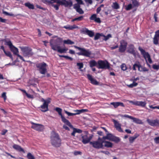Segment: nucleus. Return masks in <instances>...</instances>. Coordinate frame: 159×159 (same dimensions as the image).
<instances>
[{
	"mask_svg": "<svg viewBox=\"0 0 159 159\" xmlns=\"http://www.w3.org/2000/svg\"><path fill=\"white\" fill-rule=\"evenodd\" d=\"M154 140L156 143H159V137L155 138Z\"/></svg>",
	"mask_w": 159,
	"mask_h": 159,
	"instance_id": "680f3d73",
	"label": "nucleus"
},
{
	"mask_svg": "<svg viewBox=\"0 0 159 159\" xmlns=\"http://www.w3.org/2000/svg\"><path fill=\"white\" fill-rule=\"evenodd\" d=\"M102 36L104 37V38L103 39V40L105 41L108 40L110 38L112 37L111 35L110 34H108L107 36H105L102 34Z\"/></svg>",
	"mask_w": 159,
	"mask_h": 159,
	"instance_id": "c9c22d12",
	"label": "nucleus"
},
{
	"mask_svg": "<svg viewBox=\"0 0 159 159\" xmlns=\"http://www.w3.org/2000/svg\"><path fill=\"white\" fill-rule=\"evenodd\" d=\"M154 36L158 38L159 37V30L155 32V34L154 35Z\"/></svg>",
	"mask_w": 159,
	"mask_h": 159,
	"instance_id": "774afa93",
	"label": "nucleus"
},
{
	"mask_svg": "<svg viewBox=\"0 0 159 159\" xmlns=\"http://www.w3.org/2000/svg\"><path fill=\"white\" fill-rule=\"evenodd\" d=\"M74 47L76 49L80 51V52L77 53L78 55H82L86 57H90L91 54V52L89 49H86L84 48H81L76 46Z\"/></svg>",
	"mask_w": 159,
	"mask_h": 159,
	"instance_id": "7ed1b4c3",
	"label": "nucleus"
},
{
	"mask_svg": "<svg viewBox=\"0 0 159 159\" xmlns=\"http://www.w3.org/2000/svg\"><path fill=\"white\" fill-rule=\"evenodd\" d=\"M84 18V16H80L77 17L75 18L74 19H73L72 20V21L74 22L75 21H80L82 20Z\"/></svg>",
	"mask_w": 159,
	"mask_h": 159,
	"instance_id": "f704fd0d",
	"label": "nucleus"
},
{
	"mask_svg": "<svg viewBox=\"0 0 159 159\" xmlns=\"http://www.w3.org/2000/svg\"><path fill=\"white\" fill-rule=\"evenodd\" d=\"M49 101H48L47 103H43V104L40 107L42 109L41 110V111L43 112H45L48 110V104L50 103Z\"/></svg>",
	"mask_w": 159,
	"mask_h": 159,
	"instance_id": "aec40b11",
	"label": "nucleus"
},
{
	"mask_svg": "<svg viewBox=\"0 0 159 159\" xmlns=\"http://www.w3.org/2000/svg\"><path fill=\"white\" fill-rule=\"evenodd\" d=\"M97 17V15L95 14H94L92 15L90 18V19L91 20H94Z\"/></svg>",
	"mask_w": 159,
	"mask_h": 159,
	"instance_id": "3c124183",
	"label": "nucleus"
},
{
	"mask_svg": "<svg viewBox=\"0 0 159 159\" xmlns=\"http://www.w3.org/2000/svg\"><path fill=\"white\" fill-rule=\"evenodd\" d=\"M138 70L140 71L145 72L148 71V69L144 67L141 66V65L139 64Z\"/></svg>",
	"mask_w": 159,
	"mask_h": 159,
	"instance_id": "cd10ccee",
	"label": "nucleus"
},
{
	"mask_svg": "<svg viewBox=\"0 0 159 159\" xmlns=\"http://www.w3.org/2000/svg\"><path fill=\"white\" fill-rule=\"evenodd\" d=\"M134 7H138L139 5L138 2L136 0H131Z\"/></svg>",
	"mask_w": 159,
	"mask_h": 159,
	"instance_id": "ea45409f",
	"label": "nucleus"
},
{
	"mask_svg": "<svg viewBox=\"0 0 159 159\" xmlns=\"http://www.w3.org/2000/svg\"><path fill=\"white\" fill-rule=\"evenodd\" d=\"M113 8L115 9H118L120 7L118 4L116 2H114L113 5L112 6Z\"/></svg>",
	"mask_w": 159,
	"mask_h": 159,
	"instance_id": "e433bc0d",
	"label": "nucleus"
},
{
	"mask_svg": "<svg viewBox=\"0 0 159 159\" xmlns=\"http://www.w3.org/2000/svg\"><path fill=\"white\" fill-rule=\"evenodd\" d=\"M50 139L51 143L53 147L57 148L61 146V139L58 134L54 131L51 132Z\"/></svg>",
	"mask_w": 159,
	"mask_h": 159,
	"instance_id": "f257e3e1",
	"label": "nucleus"
},
{
	"mask_svg": "<svg viewBox=\"0 0 159 159\" xmlns=\"http://www.w3.org/2000/svg\"><path fill=\"white\" fill-rule=\"evenodd\" d=\"M78 111L79 112H77L78 114H80L81 113H84L85 112H86L88 111V110L87 109H82L81 110H79V111Z\"/></svg>",
	"mask_w": 159,
	"mask_h": 159,
	"instance_id": "de8ad7c7",
	"label": "nucleus"
},
{
	"mask_svg": "<svg viewBox=\"0 0 159 159\" xmlns=\"http://www.w3.org/2000/svg\"><path fill=\"white\" fill-rule=\"evenodd\" d=\"M77 66H79V69H80L83 67V64L82 63H77Z\"/></svg>",
	"mask_w": 159,
	"mask_h": 159,
	"instance_id": "09e8293b",
	"label": "nucleus"
},
{
	"mask_svg": "<svg viewBox=\"0 0 159 159\" xmlns=\"http://www.w3.org/2000/svg\"><path fill=\"white\" fill-rule=\"evenodd\" d=\"M58 4L63 6L65 7H71L73 5V2L71 0H57V3Z\"/></svg>",
	"mask_w": 159,
	"mask_h": 159,
	"instance_id": "0eeeda50",
	"label": "nucleus"
},
{
	"mask_svg": "<svg viewBox=\"0 0 159 159\" xmlns=\"http://www.w3.org/2000/svg\"><path fill=\"white\" fill-rule=\"evenodd\" d=\"M25 5L27 7L30 9H34V5L30 3V2H27L25 3Z\"/></svg>",
	"mask_w": 159,
	"mask_h": 159,
	"instance_id": "c85d7f7f",
	"label": "nucleus"
},
{
	"mask_svg": "<svg viewBox=\"0 0 159 159\" xmlns=\"http://www.w3.org/2000/svg\"><path fill=\"white\" fill-rule=\"evenodd\" d=\"M138 85V84L137 83L134 82H133L132 84H131L127 85V86L130 88H133L134 87Z\"/></svg>",
	"mask_w": 159,
	"mask_h": 159,
	"instance_id": "4c0bfd02",
	"label": "nucleus"
},
{
	"mask_svg": "<svg viewBox=\"0 0 159 159\" xmlns=\"http://www.w3.org/2000/svg\"><path fill=\"white\" fill-rule=\"evenodd\" d=\"M158 37L154 36L153 38V43L155 45H157L158 44Z\"/></svg>",
	"mask_w": 159,
	"mask_h": 159,
	"instance_id": "58836bf2",
	"label": "nucleus"
},
{
	"mask_svg": "<svg viewBox=\"0 0 159 159\" xmlns=\"http://www.w3.org/2000/svg\"><path fill=\"white\" fill-rule=\"evenodd\" d=\"M32 125L31 128L39 131H43L44 128V126L41 124H36L33 122H31Z\"/></svg>",
	"mask_w": 159,
	"mask_h": 159,
	"instance_id": "1a4fd4ad",
	"label": "nucleus"
},
{
	"mask_svg": "<svg viewBox=\"0 0 159 159\" xmlns=\"http://www.w3.org/2000/svg\"><path fill=\"white\" fill-rule=\"evenodd\" d=\"M147 121L148 124L152 126H156L159 125V120L157 119L153 120L148 119Z\"/></svg>",
	"mask_w": 159,
	"mask_h": 159,
	"instance_id": "2eb2a0df",
	"label": "nucleus"
},
{
	"mask_svg": "<svg viewBox=\"0 0 159 159\" xmlns=\"http://www.w3.org/2000/svg\"><path fill=\"white\" fill-rule=\"evenodd\" d=\"M80 4L78 3H76L74 5V8L76 10L80 7Z\"/></svg>",
	"mask_w": 159,
	"mask_h": 159,
	"instance_id": "864d4df0",
	"label": "nucleus"
},
{
	"mask_svg": "<svg viewBox=\"0 0 159 159\" xmlns=\"http://www.w3.org/2000/svg\"><path fill=\"white\" fill-rule=\"evenodd\" d=\"M139 136V134L136 133L133 136L130 137L129 138V140L130 143H132L134 140Z\"/></svg>",
	"mask_w": 159,
	"mask_h": 159,
	"instance_id": "393cba45",
	"label": "nucleus"
},
{
	"mask_svg": "<svg viewBox=\"0 0 159 159\" xmlns=\"http://www.w3.org/2000/svg\"><path fill=\"white\" fill-rule=\"evenodd\" d=\"M97 67L98 69H107L110 67L109 64L107 61L99 60L98 61Z\"/></svg>",
	"mask_w": 159,
	"mask_h": 159,
	"instance_id": "6e6552de",
	"label": "nucleus"
},
{
	"mask_svg": "<svg viewBox=\"0 0 159 159\" xmlns=\"http://www.w3.org/2000/svg\"><path fill=\"white\" fill-rule=\"evenodd\" d=\"M102 33H97L95 36L94 39L95 40H97L99 39L101 36H102Z\"/></svg>",
	"mask_w": 159,
	"mask_h": 159,
	"instance_id": "473e14b6",
	"label": "nucleus"
},
{
	"mask_svg": "<svg viewBox=\"0 0 159 159\" xmlns=\"http://www.w3.org/2000/svg\"><path fill=\"white\" fill-rule=\"evenodd\" d=\"M60 5L59 4L54 5V4H52V6L56 10H58L59 9V7Z\"/></svg>",
	"mask_w": 159,
	"mask_h": 159,
	"instance_id": "603ef678",
	"label": "nucleus"
},
{
	"mask_svg": "<svg viewBox=\"0 0 159 159\" xmlns=\"http://www.w3.org/2000/svg\"><path fill=\"white\" fill-rule=\"evenodd\" d=\"M157 14L156 12H155L154 15V18L155 20V21L156 22L157 21Z\"/></svg>",
	"mask_w": 159,
	"mask_h": 159,
	"instance_id": "e2e57ef3",
	"label": "nucleus"
},
{
	"mask_svg": "<svg viewBox=\"0 0 159 159\" xmlns=\"http://www.w3.org/2000/svg\"><path fill=\"white\" fill-rule=\"evenodd\" d=\"M94 21H95L96 22H97L98 23H100L101 22V21L100 20V19L99 18H97L96 17L95 19L94 20Z\"/></svg>",
	"mask_w": 159,
	"mask_h": 159,
	"instance_id": "0e129e2a",
	"label": "nucleus"
},
{
	"mask_svg": "<svg viewBox=\"0 0 159 159\" xmlns=\"http://www.w3.org/2000/svg\"><path fill=\"white\" fill-rule=\"evenodd\" d=\"M51 98H48L47 100H45L43 98H42L41 99V101L44 102V103H47L48 101L50 102Z\"/></svg>",
	"mask_w": 159,
	"mask_h": 159,
	"instance_id": "49530a36",
	"label": "nucleus"
},
{
	"mask_svg": "<svg viewBox=\"0 0 159 159\" xmlns=\"http://www.w3.org/2000/svg\"><path fill=\"white\" fill-rule=\"evenodd\" d=\"M27 158L28 159H35L34 157L30 153H28Z\"/></svg>",
	"mask_w": 159,
	"mask_h": 159,
	"instance_id": "79ce46f5",
	"label": "nucleus"
},
{
	"mask_svg": "<svg viewBox=\"0 0 159 159\" xmlns=\"http://www.w3.org/2000/svg\"><path fill=\"white\" fill-rule=\"evenodd\" d=\"M139 106L142 107H145L146 104V103L145 102L139 101Z\"/></svg>",
	"mask_w": 159,
	"mask_h": 159,
	"instance_id": "37998d69",
	"label": "nucleus"
},
{
	"mask_svg": "<svg viewBox=\"0 0 159 159\" xmlns=\"http://www.w3.org/2000/svg\"><path fill=\"white\" fill-rule=\"evenodd\" d=\"M121 116L122 117H126V118H129L130 119H132L133 118V117L132 116H129L128 115H122Z\"/></svg>",
	"mask_w": 159,
	"mask_h": 159,
	"instance_id": "4d7b16f0",
	"label": "nucleus"
},
{
	"mask_svg": "<svg viewBox=\"0 0 159 159\" xmlns=\"http://www.w3.org/2000/svg\"><path fill=\"white\" fill-rule=\"evenodd\" d=\"M90 144L92 145L94 148L97 149L103 148V144H102V143H100L98 141H91L90 142Z\"/></svg>",
	"mask_w": 159,
	"mask_h": 159,
	"instance_id": "ddd939ff",
	"label": "nucleus"
},
{
	"mask_svg": "<svg viewBox=\"0 0 159 159\" xmlns=\"http://www.w3.org/2000/svg\"><path fill=\"white\" fill-rule=\"evenodd\" d=\"M65 125H64L63 126V128L64 129H65L66 130L70 131V129L68 127H67L66 125H67L66 124H65Z\"/></svg>",
	"mask_w": 159,
	"mask_h": 159,
	"instance_id": "052dcab7",
	"label": "nucleus"
},
{
	"mask_svg": "<svg viewBox=\"0 0 159 159\" xmlns=\"http://www.w3.org/2000/svg\"><path fill=\"white\" fill-rule=\"evenodd\" d=\"M76 10L77 12H78L80 14H82L84 13V11L82 10V9L80 7L77 9Z\"/></svg>",
	"mask_w": 159,
	"mask_h": 159,
	"instance_id": "a18cd8bd",
	"label": "nucleus"
},
{
	"mask_svg": "<svg viewBox=\"0 0 159 159\" xmlns=\"http://www.w3.org/2000/svg\"><path fill=\"white\" fill-rule=\"evenodd\" d=\"M77 2V3L80 5L84 4V3L82 0H75Z\"/></svg>",
	"mask_w": 159,
	"mask_h": 159,
	"instance_id": "338daca9",
	"label": "nucleus"
},
{
	"mask_svg": "<svg viewBox=\"0 0 159 159\" xmlns=\"http://www.w3.org/2000/svg\"><path fill=\"white\" fill-rule=\"evenodd\" d=\"M56 41L57 42L61 43L62 41V39L61 38H58Z\"/></svg>",
	"mask_w": 159,
	"mask_h": 159,
	"instance_id": "69168bd1",
	"label": "nucleus"
},
{
	"mask_svg": "<svg viewBox=\"0 0 159 159\" xmlns=\"http://www.w3.org/2000/svg\"><path fill=\"white\" fill-rule=\"evenodd\" d=\"M125 9L127 11L130 10L133 7L132 5L131 4H128L127 6H125Z\"/></svg>",
	"mask_w": 159,
	"mask_h": 159,
	"instance_id": "a19ab883",
	"label": "nucleus"
},
{
	"mask_svg": "<svg viewBox=\"0 0 159 159\" xmlns=\"http://www.w3.org/2000/svg\"><path fill=\"white\" fill-rule=\"evenodd\" d=\"M82 142L84 144H87L89 143H90V141L92 138V137L90 136L88 137L87 135L82 136Z\"/></svg>",
	"mask_w": 159,
	"mask_h": 159,
	"instance_id": "f3484780",
	"label": "nucleus"
},
{
	"mask_svg": "<svg viewBox=\"0 0 159 159\" xmlns=\"http://www.w3.org/2000/svg\"><path fill=\"white\" fill-rule=\"evenodd\" d=\"M127 52L133 55L134 56L136 55L135 48L133 44H130L129 45Z\"/></svg>",
	"mask_w": 159,
	"mask_h": 159,
	"instance_id": "dca6fc26",
	"label": "nucleus"
},
{
	"mask_svg": "<svg viewBox=\"0 0 159 159\" xmlns=\"http://www.w3.org/2000/svg\"><path fill=\"white\" fill-rule=\"evenodd\" d=\"M139 50L140 51L142 55L143 56V57L146 59V58L148 57V56H150L148 52H146L144 50L142 49L140 47H139Z\"/></svg>",
	"mask_w": 159,
	"mask_h": 159,
	"instance_id": "a211bd4d",
	"label": "nucleus"
},
{
	"mask_svg": "<svg viewBox=\"0 0 159 159\" xmlns=\"http://www.w3.org/2000/svg\"><path fill=\"white\" fill-rule=\"evenodd\" d=\"M2 97L3 98L5 101V100H6L7 99V97L6 96V93L5 92H3L2 93Z\"/></svg>",
	"mask_w": 159,
	"mask_h": 159,
	"instance_id": "bf43d9fd",
	"label": "nucleus"
},
{
	"mask_svg": "<svg viewBox=\"0 0 159 159\" xmlns=\"http://www.w3.org/2000/svg\"><path fill=\"white\" fill-rule=\"evenodd\" d=\"M113 122L114 123L115 127L116 129L120 132H123V131L121 128L120 125L118 122L115 120H114Z\"/></svg>",
	"mask_w": 159,
	"mask_h": 159,
	"instance_id": "412c9836",
	"label": "nucleus"
},
{
	"mask_svg": "<svg viewBox=\"0 0 159 159\" xmlns=\"http://www.w3.org/2000/svg\"><path fill=\"white\" fill-rule=\"evenodd\" d=\"M87 78L90 81L91 83L94 85L98 84V82L95 79L92 78V76L89 74L87 75Z\"/></svg>",
	"mask_w": 159,
	"mask_h": 159,
	"instance_id": "6ab92c4d",
	"label": "nucleus"
},
{
	"mask_svg": "<svg viewBox=\"0 0 159 159\" xmlns=\"http://www.w3.org/2000/svg\"><path fill=\"white\" fill-rule=\"evenodd\" d=\"M55 110L58 112L59 115L61 116L62 121L64 124H66L69 120L62 115V109L59 107H56Z\"/></svg>",
	"mask_w": 159,
	"mask_h": 159,
	"instance_id": "f8f14e48",
	"label": "nucleus"
},
{
	"mask_svg": "<svg viewBox=\"0 0 159 159\" xmlns=\"http://www.w3.org/2000/svg\"><path fill=\"white\" fill-rule=\"evenodd\" d=\"M81 32L87 34L90 37H93L94 35V33L93 31L89 30L86 28L82 29L81 30Z\"/></svg>",
	"mask_w": 159,
	"mask_h": 159,
	"instance_id": "4468645a",
	"label": "nucleus"
},
{
	"mask_svg": "<svg viewBox=\"0 0 159 159\" xmlns=\"http://www.w3.org/2000/svg\"><path fill=\"white\" fill-rule=\"evenodd\" d=\"M5 44L9 46L10 50L13 52L14 54L17 56L23 61H25L23 57L18 54L19 51L18 49L13 45L11 41H7V40H5Z\"/></svg>",
	"mask_w": 159,
	"mask_h": 159,
	"instance_id": "f03ea898",
	"label": "nucleus"
},
{
	"mask_svg": "<svg viewBox=\"0 0 159 159\" xmlns=\"http://www.w3.org/2000/svg\"><path fill=\"white\" fill-rule=\"evenodd\" d=\"M57 51L61 53L66 52L68 50L67 48H64L63 49H61V47H57Z\"/></svg>",
	"mask_w": 159,
	"mask_h": 159,
	"instance_id": "bb28decb",
	"label": "nucleus"
},
{
	"mask_svg": "<svg viewBox=\"0 0 159 159\" xmlns=\"http://www.w3.org/2000/svg\"><path fill=\"white\" fill-rule=\"evenodd\" d=\"M130 102L131 103H132V104H134V105L139 106V101H130Z\"/></svg>",
	"mask_w": 159,
	"mask_h": 159,
	"instance_id": "5fc2aeb1",
	"label": "nucleus"
},
{
	"mask_svg": "<svg viewBox=\"0 0 159 159\" xmlns=\"http://www.w3.org/2000/svg\"><path fill=\"white\" fill-rule=\"evenodd\" d=\"M139 62H138V64L135 63L133 65V69L134 70H136V67H137L139 69Z\"/></svg>",
	"mask_w": 159,
	"mask_h": 159,
	"instance_id": "8fccbe9b",
	"label": "nucleus"
},
{
	"mask_svg": "<svg viewBox=\"0 0 159 159\" xmlns=\"http://www.w3.org/2000/svg\"><path fill=\"white\" fill-rule=\"evenodd\" d=\"M106 136L102 137L104 140L107 139L110 141H113L116 143H118L120 141V138L118 137L114 136L112 134L108 133H106Z\"/></svg>",
	"mask_w": 159,
	"mask_h": 159,
	"instance_id": "39448f33",
	"label": "nucleus"
},
{
	"mask_svg": "<svg viewBox=\"0 0 159 159\" xmlns=\"http://www.w3.org/2000/svg\"><path fill=\"white\" fill-rule=\"evenodd\" d=\"M132 120H133V121L136 123L138 124H142L143 122L141 120L133 117Z\"/></svg>",
	"mask_w": 159,
	"mask_h": 159,
	"instance_id": "c756f323",
	"label": "nucleus"
},
{
	"mask_svg": "<svg viewBox=\"0 0 159 159\" xmlns=\"http://www.w3.org/2000/svg\"><path fill=\"white\" fill-rule=\"evenodd\" d=\"M37 70H39L40 73L43 75H44L47 71V64L43 62L42 63H37L36 65Z\"/></svg>",
	"mask_w": 159,
	"mask_h": 159,
	"instance_id": "20e7f679",
	"label": "nucleus"
},
{
	"mask_svg": "<svg viewBox=\"0 0 159 159\" xmlns=\"http://www.w3.org/2000/svg\"><path fill=\"white\" fill-rule=\"evenodd\" d=\"M120 45L119 47V52L121 53H123L126 50L127 43L125 40H123L120 41Z\"/></svg>",
	"mask_w": 159,
	"mask_h": 159,
	"instance_id": "9d476101",
	"label": "nucleus"
},
{
	"mask_svg": "<svg viewBox=\"0 0 159 159\" xmlns=\"http://www.w3.org/2000/svg\"><path fill=\"white\" fill-rule=\"evenodd\" d=\"M63 28H65L66 29H68L69 30H72L74 29H75L76 28V27H75V25H74V26L72 25H66V26H64L63 27Z\"/></svg>",
	"mask_w": 159,
	"mask_h": 159,
	"instance_id": "72a5a7b5",
	"label": "nucleus"
},
{
	"mask_svg": "<svg viewBox=\"0 0 159 159\" xmlns=\"http://www.w3.org/2000/svg\"><path fill=\"white\" fill-rule=\"evenodd\" d=\"M63 42L64 44L69 45H72L74 44L75 43L73 41H71L69 39H67V40H64Z\"/></svg>",
	"mask_w": 159,
	"mask_h": 159,
	"instance_id": "7c9ffc66",
	"label": "nucleus"
},
{
	"mask_svg": "<svg viewBox=\"0 0 159 159\" xmlns=\"http://www.w3.org/2000/svg\"><path fill=\"white\" fill-rule=\"evenodd\" d=\"M50 45L52 48V49L54 51H57V47H60L57 45H54L52 42L50 43Z\"/></svg>",
	"mask_w": 159,
	"mask_h": 159,
	"instance_id": "2f4dec72",
	"label": "nucleus"
},
{
	"mask_svg": "<svg viewBox=\"0 0 159 159\" xmlns=\"http://www.w3.org/2000/svg\"><path fill=\"white\" fill-rule=\"evenodd\" d=\"M4 53L7 56L10 57V56H11V55H12L11 52L9 51H5Z\"/></svg>",
	"mask_w": 159,
	"mask_h": 159,
	"instance_id": "13d9d810",
	"label": "nucleus"
},
{
	"mask_svg": "<svg viewBox=\"0 0 159 159\" xmlns=\"http://www.w3.org/2000/svg\"><path fill=\"white\" fill-rule=\"evenodd\" d=\"M89 64L90 67L91 68H92L94 66H96L97 67L98 66V62L94 60H91L89 62Z\"/></svg>",
	"mask_w": 159,
	"mask_h": 159,
	"instance_id": "a878e982",
	"label": "nucleus"
},
{
	"mask_svg": "<svg viewBox=\"0 0 159 159\" xmlns=\"http://www.w3.org/2000/svg\"><path fill=\"white\" fill-rule=\"evenodd\" d=\"M110 104L114 107L115 108L119 106H121V107H124V104L121 102H111Z\"/></svg>",
	"mask_w": 159,
	"mask_h": 159,
	"instance_id": "b1692460",
	"label": "nucleus"
},
{
	"mask_svg": "<svg viewBox=\"0 0 159 159\" xmlns=\"http://www.w3.org/2000/svg\"><path fill=\"white\" fill-rule=\"evenodd\" d=\"M66 124L70 128L73 129V131L71 134L72 136L75 137V134L76 133H81L82 132L81 129L74 128L69 121Z\"/></svg>",
	"mask_w": 159,
	"mask_h": 159,
	"instance_id": "9b49d317",
	"label": "nucleus"
},
{
	"mask_svg": "<svg viewBox=\"0 0 159 159\" xmlns=\"http://www.w3.org/2000/svg\"><path fill=\"white\" fill-rule=\"evenodd\" d=\"M103 143V147L107 148H111L112 147L113 144L110 142L105 141L102 142Z\"/></svg>",
	"mask_w": 159,
	"mask_h": 159,
	"instance_id": "4be33fe9",
	"label": "nucleus"
},
{
	"mask_svg": "<svg viewBox=\"0 0 159 159\" xmlns=\"http://www.w3.org/2000/svg\"><path fill=\"white\" fill-rule=\"evenodd\" d=\"M120 67L122 70L125 71L127 69V67L125 64H122L120 66Z\"/></svg>",
	"mask_w": 159,
	"mask_h": 159,
	"instance_id": "c03bdc74",
	"label": "nucleus"
},
{
	"mask_svg": "<svg viewBox=\"0 0 159 159\" xmlns=\"http://www.w3.org/2000/svg\"><path fill=\"white\" fill-rule=\"evenodd\" d=\"M13 148L18 151L22 152L23 153H25V152L23 149L19 145L15 144L13 146Z\"/></svg>",
	"mask_w": 159,
	"mask_h": 159,
	"instance_id": "5701e85b",
	"label": "nucleus"
},
{
	"mask_svg": "<svg viewBox=\"0 0 159 159\" xmlns=\"http://www.w3.org/2000/svg\"><path fill=\"white\" fill-rule=\"evenodd\" d=\"M19 48L23 52L24 57H30L34 54L32 52V49L29 47H20Z\"/></svg>",
	"mask_w": 159,
	"mask_h": 159,
	"instance_id": "423d86ee",
	"label": "nucleus"
},
{
	"mask_svg": "<svg viewBox=\"0 0 159 159\" xmlns=\"http://www.w3.org/2000/svg\"><path fill=\"white\" fill-rule=\"evenodd\" d=\"M152 68L154 69L158 70L159 69V65L154 64L152 65Z\"/></svg>",
	"mask_w": 159,
	"mask_h": 159,
	"instance_id": "6e6d98bb",
	"label": "nucleus"
}]
</instances>
